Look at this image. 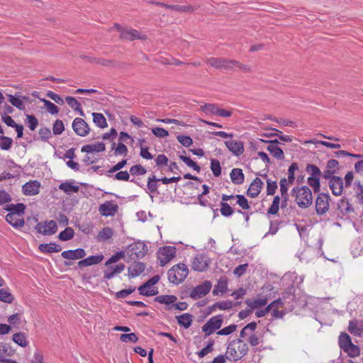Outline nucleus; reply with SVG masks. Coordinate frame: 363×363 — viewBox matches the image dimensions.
<instances>
[{
  "label": "nucleus",
  "mask_w": 363,
  "mask_h": 363,
  "mask_svg": "<svg viewBox=\"0 0 363 363\" xmlns=\"http://www.w3.org/2000/svg\"><path fill=\"white\" fill-rule=\"evenodd\" d=\"M291 196H295V201L301 208H306L312 204V192L307 186L294 187L291 190Z\"/></svg>",
  "instance_id": "f257e3e1"
},
{
  "label": "nucleus",
  "mask_w": 363,
  "mask_h": 363,
  "mask_svg": "<svg viewBox=\"0 0 363 363\" xmlns=\"http://www.w3.org/2000/svg\"><path fill=\"white\" fill-rule=\"evenodd\" d=\"M247 352V345L239 338L232 340L228 344L226 354H229L233 361H238L246 355Z\"/></svg>",
  "instance_id": "f03ea898"
},
{
  "label": "nucleus",
  "mask_w": 363,
  "mask_h": 363,
  "mask_svg": "<svg viewBox=\"0 0 363 363\" xmlns=\"http://www.w3.org/2000/svg\"><path fill=\"white\" fill-rule=\"evenodd\" d=\"M189 274V269L185 264L174 265L168 271V279L171 283L178 284L182 282Z\"/></svg>",
  "instance_id": "7ed1b4c3"
},
{
  "label": "nucleus",
  "mask_w": 363,
  "mask_h": 363,
  "mask_svg": "<svg viewBox=\"0 0 363 363\" xmlns=\"http://www.w3.org/2000/svg\"><path fill=\"white\" fill-rule=\"evenodd\" d=\"M223 323V315H218L211 318L203 326L202 331L205 333L204 338L220 328Z\"/></svg>",
  "instance_id": "20e7f679"
},
{
  "label": "nucleus",
  "mask_w": 363,
  "mask_h": 363,
  "mask_svg": "<svg viewBox=\"0 0 363 363\" xmlns=\"http://www.w3.org/2000/svg\"><path fill=\"white\" fill-rule=\"evenodd\" d=\"M210 66L219 69L230 70L233 68V65L238 64L235 60H228L226 58L210 57L206 61Z\"/></svg>",
  "instance_id": "39448f33"
},
{
  "label": "nucleus",
  "mask_w": 363,
  "mask_h": 363,
  "mask_svg": "<svg viewBox=\"0 0 363 363\" xmlns=\"http://www.w3.org/2000/svg\"><path fill=\"white\" fill-rule=\"evenodd\" d=\"M177 249L174 246H164L160 247L157 252V258L161 266H164L175 257Z\"/></svg>",
  "instance_id": "423d86ee"
},
{
  "label": "nucleus",
  "mask_w": 363,
  "mask_h": 363,
  "mask_svg": "<svg viewBox=\"0 0 363 363\" xmlns=\"http://www.w3.org/2000/svg\"><path fill=\"white\" fill-rule=\"evenodd\" d=\"M35 229L38 233L44 235H54L57 231V225L55 221L51 220L44 223H38Z\"/></svg>",
  "instance_id": "0eeeda50"
},
{
  "label": "nucleus",
  "mask_w": 363,
  "mask_h": 363,
  "mask_svg": "<svg viewBox=\"0 0 363 363\" xmlns=\"http://www.w3.org/2000/svg\"><path fill=\"white\" fill-rule=\"evenodd\" d=\"M74 132L79 136L85 137L90 133V128L87 123L82 118H76L72 124Z\"/></svg>",
  "instance_id": "6e6552de"
},
{
  "label": "nucleus",
  "mask_w": 363,
  "mask_h": 363,
  "mask_svg": "<svg viewBox=\"0 0 363 363\" xmlns=\"http://www.w3.org/2000/svg\"><path fill=\"white\" fill-rule=\"evenodd\" d=\"M212 284L209 281H205L201 284L193 288L190 292V297L194 300L206 296L211 290Z\"/></svg>",
  "instance_id": "1a4fd4ad"
},
{
  "label": "nucleus",
  "mask_w": 363,
  "mask_h": 363,
  "mask_svg": "<svg viewBox=\"0 0 363 363\" xmlns=\"http://www.w3.org/2000/svg\"><path fill=\"white\" fill-rule=\"evenodd\" d=\"M330 196L328 194L320 193L315 201L316 212L318 215L326 213L329 209Z\"/></svg>",
  "instance_id": "9d476101"
},
{
  "label": "nucleus",
  "mask_w": 363,
  "mask_h": 363,
  "mask_svg": "<svg viewBox=\"0 0 363 363\" xmlns=\"http://www.w3.org/2000/svg\"><path fill=\"white\" fill-rule=\"evenodd\" d=\"M130 257L135 255V258H143L147 253V247L143 242H136L129 245Z\"/></svg>",
  "instance_id": "9b49d317"
},
{
  "label": "nucleus",
  "mask_w": 363,
  "mask_h": 363,
  "mask_svg": "<svg viewBox=\"0 0 363 363\" xmlns=\"http://www.w3.org/2000/svg\"><path fill=\"white\" fill-rule=\"evenodd\" d=\"M118 206L112 201H107L101 204L99 207V211L101 215L104 216H113L118 211Z\"/></svg>",
  "instance_id": "f8f14e48"
},
{
  "label": "nucleus",
  "mask_w": 363,
  "mask_h": 363,
  "mask_svg": "<svg viewBox=\"0 0 363 363\" xmlns=\"http://www.w3.org/2000/svg\"><path fill=\"white\" fill-rule=\"evenodd\" d=\"M82 58L107 67H121L119 62L111 59L89 57L87 56H82Z\"/></svg>",
  "instance_id": "ddd939ff"
},
{
  "label": "nucleus",
  "mask_w": 363,
  "mask_h": 363,
  "mask_svg": "<svg viewBox=\"0 0 363 363\" xmlns=\"http://www.w3.org/2000/svg\"><path fill=\"white\" fill-rule=\"evenodd\" d=\"M120 38L123 40L133 41L135 39L138 40H146L147 35L145 34H140L137 30H122L120 35Z\"/></svg>",
  "instance_id": "4468645a"
},
{
  "label": "nucleus",
  "mask_w": 363,
  "mask_h": 363,
  "mask_svg": "<svg viewBox=\"0 0 363 363\" xmlns=\"http://www.w3.org/2000/svg\"><path fill=\"white\" fill-rule=\"evenodd\" d=\"M191 267L194 270L198 272H203L208 267V263L206 259V256L203 254L197 255L192 262Z\"/></svg>",
  "instance_id": "2eb2a0df"
},
{
  "label": "nucleus",
  "mask_w": 363,
  "mask_h": 363,
  "mask_svg": "<svg viewBox=\"0 0 363 363\" xmlns=\"http://www.w3.org/2000/svg\"><path fill=\"white\" fill-rule=\"evenodd\" d=\"M225 145L233 155L240 156L244 152V144L240 140L225 141Z\"/></svg>",
  "instance_id": "dca6fc26"
},
{
  "label": "nucleus",
  "mask_w": 363,
  "mask_h": 363,
  "mask_svg": "<svg viewBox=\"0 0 363 363\" xmlns=\"http://www.w3.org/2000/svg\"><path fill=\"white\" fill-rule=\"evenodd\" d=\"M329 186L332 193L335 196H340L343 191V180L340 177H333L329 181Z\"/></svg>",
  "instance_id": "f3484780"
},
{
  "label": "nucleus",
  "mask_w": 363,
  "mask_h": 363,
  "mask_svg": "<svg viewBox=\"0 0 363 363\" xmlns=\"http://www.w3.org/2000/svg\"><path fill=\"white\" fill-rule=\"evenodd\" d=\"M40 184L39 182L34 180L26 182L23 185V192L27 196H33L39 193Z\"/></svg>",
  "instance_id": "a211bd4d"
},
{
  "label": "nucleus",
  "mask_w": 363,
  "mask_h": 363,
  "mask_svg": "<svg viewBox=\"0 0 363 363\" xmlns=\"http://www.w3.org/2000/svg\"><path fill=\"white\" fill-rule=\"evenodd\" d=\"M263 182L259 177H256L247 189V194L251 198H256L260 193Z\"/></svg>",
  "instance_id": "6ab92c4d"
},
{
  "label": "nucleus",
  "mask_w": 363,
  "mask_h": 363,
  "mask_svg": "<svg viewBox=\"0 0 363 363\" xmlns=\"http://www.w3.org/2000/svg\"><path fill=\"white\" fill-rule=\"evenodd\" d=\"M61 255L67 259H79L83 258L86 255V252L84 249L77 248L74 250H65L62 252Z\"/></svg>",
  "instance_id": "aec40b11"
},
{
  "label": "nucleus",
  "mask_w": 363,
  "mask_h": 363,
  "mask_svg": "<svg viewBox=\"0 0 363 363\" xmlns=\"http://www.w3.org/2000/svg\"><path fill=\"white\" fill-rule=\"evenodd\" d=\"M125 267V264L122 263L118 264L115 267L110 265V267H107V269L104 271V279H111L113 278L116 275L122 272Z\"/></svg>",
  "instance_id": "412c9836"
},
{
  "label": "nucleus",
  "mask_w": 363,
  "mask_h": 363,
  "mask_svg": "<svg viewBox=\"0 0 363 363\" xmlns=\"http://www.w3.org/2000/svg\"><path fill=\"white\" fill-rule=\"evenodd\" d=\"M349 332L358 337H361L363 334V322L362 320H352L349 323Z\"/></svg>",
  "instance_id": "4be33fe9"
},
{
  "label": "nucleus",
  "mask_w": 363,
  "mask_h": 363,
  "mask_svg": "<svg viewBox=\"0 0 363 363\" xmlns=\"http://www.w3.org/2000/svg\"><path fill=\"white\" fill-rule=\"evenodd\" d=\"M145 269V264L143 262H135L128 267V277L134 278L142 274Z\"/></svg>",
  "instance_id": "5701e85b"
},
{
  "label": "nucleus",
  "mask_w": 363,
  "mask_h": 363,
  "mask_svg": "<svg viewBox=\"0 0 363 363\" xmlns=\"http://www.w3.org/2000/svg\"><path fill=\"white\" fill-rule=\"evenodd\" d=\"M6 221L16 228H21L24 225L25 221L22 217L14 215V213H8L6 216Z\"/></svg>",
  "instance_id": "b1692460"
},
{
  "label": "nucleus",
  "mask_w": 363,
  "mask_h": 363,
  "mask_svg": "<svg viewBox=\"0 0 363 363\" xmlns=\"http://www.w3.org/2000/svg\"><path fill=\"white\" fill-rule=\"evenodd\" d=\"M230 179L234 184H242L245 181V175L242 170L239 168H234L230 174Z\"/></svg>",
  "instance_id": "393cba45"
},
{
  "label": "nucleus",
  "mask_w": 363,
  "mask_h": 363,
  "mask_svg": "<svg viewBox=\"0 0 363 363\" xmlns=\"http://www.w3.org/2000/svg\"><path fill=\"white\" fill-rule=\"evenodd\" d=\"M268 302V298L267 297L261 298L260 295L259 294L257 296V298L251 300V299H246L245 303L252 310L259 307H262L265 306Z\"/></svg>",
  "instance_id": "a878e982"
},
{
  "label": "nucleus",
  "mask_w": 363,
  "mask_h": 363,
  "mask_svg": "<svg viewBox=\"0 0 363 363\" xmlns=\"http://www.w3.org/2000/svg\"><path fill=\"white\" fill-rule=\"evenodd\" d=\"M105 149H106L105 144L104 143L99 142V143H96L95 144L84 145L82 147L81 151L83 152H87V153L93 152H99L104 151Z\"/></svg>",
  "instance_id": "bb28decb"
},
{
  "label": "nucleus",
  "mask_w": 363,
  "mask_h": 363,
  "mask_svg": "<svg viewBox=\"0 0 363 363\" xmlns=\"http://www.w3.org/2000/svg\"><path fill=\"white\" fill-rule=\"evenodd\" d=\"M176 319L179 325L184 328H189L193 321V315L190 313H184L182 315H177Z\"/></svg>",
  "instance_id": "cd10ccee"
},
{
  "label": "nucleus",
  "mask_w": 363,
  "mask_h": 363,
  "mask_svg": "<svg viewBox=\"0 0 363 363\" xmlns=\"http://www.w3.org/2000/svg\"><path fill=\"white\" fill-rule=\"evenodd\" d=\"M26 206L22 203L17 204H9L6 207V211H9V213H14V215L22 217L24 214Z\"/></svg>",
  "instance_id": "c85d7f7f"
},
{
  "label": "nucleus",
  "mask_w": 363,
  "mask_h": 363,
  "mask_svg": "<svg viewBox=\"0 0 363 363\" xmlns=\"http://www.w3.org/2000/svg\"><path fill=\"white\" fill-rule=\"evenodd\" d=\"M38 248L42 252L45 253L58 252L62 250V247L60 245L53 242H50L49 244H40Z\"/></svg>",
  "instance_id": "c756f323"
},
{
  "label": "nucleus",
  "mask_w": 363,
  "mask_h": 363,
  "mask_svg": "<svg viewBox=\"0 0 363 363\" xmlns=\"http://www.w3.org/2000/svg\"><path fill=\"white\" fill-rule=\"evenodd\" d=\"M228 289V281L225 277H221L218 279V284L215 286L213 294L217 296L218 292L224 294Z\"/></svg>",
  "instance_id": "7c9ffc66"
},
{
  "label": "nucleus",
  "mask_w": 363,
  "mask_h": 363,
  "mask_svg": "<svg viewBox=\"0 0 363 363\" xmlns=\"http://www.w3.org/2000/svg\"><path fill=\"white\" fill-rule=\"evenodd\" d=\"M337 208L340 211L341 213L343 215H346L354 211L351 204L349 203L347 199H345L340 200L337 203Z\"/></svg>",
  "instance_id": "2f4dec72"
},
{
  "label": "nucleus",
  "mask_w": 363,
  "mask_h": 363,
  "mask_svg": "<svg viewBox=\"0 0 363 363\" xmlns=\"http://www.w3.org/2000/svg\"><path fill=\"white\" fill-rule=\"evenodd\" d=\"M59 189L67 194L70 195L72 193H77L79 191V187L73 184V182H62L60 184Z\"/></svg>",
  "instance_id": "473e14b6"
},
{
  "label": "nucleus",
  "mask_w": 363,
  "mask_h": 363,
  "mask_svg": "<svg viewBox=\"0 0 363 363\" xmlns=\"http://www.w3.org/2000/svg\"><path fill=\"white\" fill-rule=\"evenodd\" d=\"M177 300V297L174 295H160L155 298L154 301L169 306L173 304Z\"/></svg>",
  "instance_id": "72a5a7b5"
},
{
  "label": "nucleus",
  "mask_w": 363,
  "mask_h": 363,
  "mask_svg": "<svg viewBox=\"0 0 363 363\" xmlns=\"http://www.w3.org/2000/svg\"><path fill=\"white\" fill-rule=\"evenodd\" d=\"M267 150L273 157L278 160H283L284 158V151L277 145H269L267 147Z\"/></svg>",
  "instance_id": "f704fd0d"
},
{
  "label": "nucleus",
  "mask_w": 363,
  "mask_h": 363,
  "mask_svg": "<svg viewBox=\"0 0 363 363\" xmlns=\"http://www.w3.org/2000/svg\"><path fill=\"white\" fill-rule=\"evenodd\" d=\"M93 121L99 128H104L108 126L106 119L102 113H93Z\"/></svg>",
  "instance_id": "c9c22d12"
},
{
  "label": "nucleus",
  "mask_w": 363,
  "mask_h": 363,
  "mask_svg": "<svg viewBox=\"0 0 363 363\" xmlns=\"http://www.w3.org/2000/svg\"><path fill=\"white\" fill-rule=\"evenodd\" d=\"M338 343L340 347L344 350L348 346H350L352 342L350 335L345 333H341L338 338Z\"/></svg>",
  "instance_id": "e433bc0d"
},
{
  "label": "nucleus",
  "mask_w": 363,
  "mask_h": 363,
  "mask_svg": "<svg viewBox=\"0 0 363 363\" xmlns=\"http://www.w3.org/2000/svg\"><path fill=\"white\" fill-rule=\"evenodd\" d=\"M12 340L15 343L23 347L28 345L26 335L21 332L13 334Z\"/></svg>",
  "instance_id": "4c0bfd02"
},
{
  "label": "nucleus",
  "mask_w": 363,
  "mask_h": 363,
  "mask_svg": "<svg viewBox=\"0 0 363 363\" xmlns=\"http://www.w3.org/2000/svg\"><path fill=\"white\" fill-rule=\"evenodd\" d=\"M74 231L72 228L67 227L63 231L60 232L58 238L62 241H67L73 238Z\"/></svg>",
  "instance_id": "58836bf2"
},
{
  "label": "nucleus",
  "mask_w": 363,
  "mask_h": 363,
  "mask_svg": "<svg viewBox=\"0 0 363 363\" xmlns=\"http://www.w3.org/2000/svg\"><path fill=\"white\" fill-rule=\"evenodd\" d=\"M158 182H160V179L155 175L148 178L147 186L151 193H156L157 191Z\"/></svg>",
  "instance_id": "ea45409f"
},
{
  "label": "nucleus",
  "mask_w": 363,
  "mask_h": 363,
  "mask_svg": "<svg viewBox=\"0 0 363 363\" xmlns=\"http://www.w3.org/2000/svg\"><path fill=\"white\" fill-rule=\"evenodd\" d=\"M14 300V297L11 293L5 289H0V301L11 303Z\"/></svg>",
  "instance_id": "a19ab883"
},
{
  "label": "nucleus",
  "mask_w": 363,
  "mask_h": 363,
  "mask_svg": "<svg viewBox=\"0 0 363 363\" xmlns=\"http://www.w3.org/2000/svg\"><path fill=\"white\" fill-rule=\"evenodd\" d=\"M298 169V165L296 162H293L288 169V182L289 184H293L295 180V171Z\"/></svg>",
  "instance_id": "79ce46f5"
},
{
  "label": "nucleus",
  "mask_w": 363,
  "mask_h": 363,
  "mask_svg": "<svg viewBox=\"0 0 363 363\" xmlns=\"http://www.w3.org/2000/svg\"><path fill=\"white\" fill-rule=\"evenodd\" d=\"M113 232L111 228L106 227L99 231L98 234V240H106L110 239L113 236Z\"/></svg>",
  "instance_id": "37998d69"
},
{
  "label": "nucleus",
  "mask_w": 363,
  "mask_h": 363,
  "mask_svg": "<svg viewBox=\"0 0 363 363\" xmlns=\"http://www.w3.org/2000/svg\"><path fill=\"white\" fill-rule=\"evenodd\" d=\"M40 100L44 103V105L48 113H50L52 115H55L58 113L59 108L55 104L45 99H42Z\"/></svg>",
  "instance_id": "c03bdc74"
},
{
  "label": "nucleus",
  "mask_w": 363,
  "mask_h": 363,
  "mask_svg": "<svg viewBox=\"0 0 363 363\" xmlns=\"http://www.w3.org/2000/svg\"><path fill=\"white\" fill-rule=\"evenodd\" d=\"M125 257V253L123 251H120L112 255L105 263V266L107 267H110L113 263L118 262L120 259H123Z\"/></svg>",
  "instance_id": "a18cd8bd"
},
{
  "label": "nucleus",
  "mask_w": 363,
  "mask_h": 363,
  "mask_svg": "<svg viewBox=\"0 0 363 363\" xmlns=\"http://www.w3.org/2000/svg\"><path fill=\"white\" fill-rule=\"evenodd\" d=\"M218 109V106L213 104H206L201 106V110L207 114L217 115Z\"/></svg>",
  "instance_id": "49530a36"
},
{
  "label": "nucleus",
  "mask_w": 363,
  "mask_h": 363,
  "mask_svg": "<svg viewBox=\"0 0 363 363\" xmlns=\"http://www.w3.org/2000/svg\"><path fill=\"white\" fill-rule=\"evenodd\" d=\"M308 184L313 189L315 193L320 191V177H309L308 178Z\"/></svg>",
  "instance_id": "de8ad7c7"
},
{
  "label": "nucleus",
  "mask_w": 363,
  "mask_h": 363,
  "mask_svg": "<svg viewBox=\"0 0 363 363\" xmlns=\"http://www.w3.org/2000/svg\"><path fill=\"white\" fill-rule=\"evenodd\" d=\"M306 171L313 177H320L322 174L320 169L315 164H308L306 166Z\"/></svg>",
  "instance_id": "09e8293b"
},
{
  "label": "nucleus",
  "mask_w": 363,
  "mask_h": 363,
  "mask_svg": "<svg viewBox=\"0 0 363 363\" xmlns=\"http://www.w3.org/2000/svg\"><path fill=\"white\" fill-rule=\"evenodd\" d=\"M346 352L349 357H356L359 355L360 350L357 345L352 343L350 346H348L345 350H343Z\"/></svg>",
  "instance_id": "8fccbe9b"
},
{
  "label": "nucleus",
  "mask_w": 363,
  "mask_h": 363,
  "mask_svg": "<svg viewBox=\"0 0 363 363\" xmlns=\"http://www.w3.org/2000/svg\"><path fill=\"white\" fill-rule=\"evenodd\" d=\"M211 169L215 177H219L221 174V167L218 160H211Z\"/></svg>",
  "instance_id": "3c124183"
},
{
  "label": "nucleus",
  "mask_w": 363,
  "mask_h": 363,
  "mask_svg": "<svg viewBox=\"0 0 363 363\" xmlns=\"http://www.w3.org/2000/svg\"><path fill=\"white\" fill-rule=\"evenodd\" d=\"M179 158L181 160H182L188 167L193 168L195 171L197 172H199L201 171L200 166L191 160L189 157L184 156V155H180Z\"/></svg>",
  "instance_id": "603ef678"
},
{
  "label": "nucleus",
  "mask_w": 363,
  "mask_h": 363,
  "mask_svg": "<svg viewBox=\"0 0 363 363\" xmlns=\"http://www.w3.org/2000/svg\"><path fill=\"white\" fill-rule=\"evenodd\" d=\"M0 140H1V142L0 143V147L1 150H9L11 149L12 143H13L12 138L7 137V136L1 135V136H0Z\"/></svg>",
  "instance_id": "864d4df0"
},
{
  "label": "nucleus",
  "mask_w": 363,
  "mask_h": 363,
  "mask_svg": "<svg viewBox=\"0 0 363 363\" xmlns=\"http://www.w3.org/2000/svg\"><path fill=\"white\" fill-rule=\"evenodd\" d=\"M214 340H209L208 345L203 347L201 350L197 352L198 356L200 358L204 357L207 354L211 352L213 350Z\"/></svg>",
  "instance_id": "5fc2aeb1"
},
{
  "label": "nucleus",
  "mask_w": 363,
  "mask_h": 363,
  "mask_svg": "<svg viewBox=\"0 0 363 363\" xmlns=\"http://www.w3.org/2000/svg\"><path fill=\"white\" fill-rule=\"evenodd\" d=\"M170 10L178 12H189L192 13L195 11V8L192 6H181V5H170Z\"/></svg>",
  "instance_id": "6e6d98bb"
},
{
  "label": "nucleus",
  "mask_w": 363,
  "mask_h": 363,
  "mask_svg": "<svg viewBox=\"0 0 363 363\" xmlns=\"http://www.w3.org/2000/svg\"><path fill=\"white\" fill-rule=\"evenodd\" d=\"M138 291L140 295L146 296H155L158 293L157 289H148L147 287H144V284L138 287Z\"/></svg>",
  "instance_id": "4d7b16f0"
},
{
  "label": "nucleus",
  "mask_w": 363,
  "mask_h": 363,
  "mask_svg": "<svg viewBox=\"0 0 363 363\" xmlns=\"http://www.w3.org/2000/svg\"><path fill=\"white\" fill-rule=\"evenodd\" d=\"M220 213L225 217L230 216L233 213L232 207L225 202H220Z\"/></svg>",
  "instance_id": "13d9d810"
},
{
  "label": "nucleus",
  "mask_w": 363,
  "mask_h": 363,
  "mask_svg": "<svg viewBox=\"0 0 363 363\" xmlns=\"http://www.w3.org/2000/svg\"><path fill=\"white\" fill-rule=\"evenodd\" d=\"M65 130V125L62 121L57 119L55 121L52 126L53 134L58 135L62 133Z\"/></svg>",
  "instance_id": "bf43d9fd"
},
{
  "label": "nucleus",
  "mask_w": 363,
  "mask_h": 363,
  "mask_svg": "<svg viewBox=\"0 0 363 363\" xmlns=\"http://www.w3.org/2000/svg\"><path fill=\"white\" fill-rule=\"evenodd\" d=\"M9 98V102L15 107L18 108L19 110H23L25 108V106L23 103V101L20 98H17L13 95H8Z\"/></svg>",
  "instance_id": "052dcab7"
},
{
  "label": "nucleus",
  "mask_w": 363,
  "mask_h": 363,
  "mask_svg": "<svg viewBox=\"0 0 363 363\" xmlns=\"http://www.w3.org/2000/svg\"><path fill=\"white\" fill-rule=\"evenodd\" d=\"M107 176L109 177H113V179L120 180V181L127 182L130 179V174L127 171H121V172H117L114 175H110L108 174Z\"/></svg>",
  "instance_id": "680f3d73"
},
{
  "label": "nucleus",
  "mask_w": 363,
  "mask_h": 363,
  "mask_svg": "<svg viewBox=\"0 0 363 363\" xmlns=\"http://www.w3.org/2000/svg\"><path fill=\"white\" fill-rule=\"evenodd\" d=\"M356 197L357 198L360 203H363V185L360 181H356L354 182Z\"/></svg>",
  "instance_id": "e2e57ef3"
},
{
  "label": "nucleus",
  "mask_w": 363,
  "mask_h": 363,
  "mask_svg": "<svg viewBox=\"0 0 363 363\" xmlns=\"http://www.w3.org/2000/svg\"><path fill=\"white\" fill-rule=\"evenodd\" d=\"M277 183L276 181H272L269 179H267V194L274 195L277 189Z\"/></svg>",
  "instance_id": "0e129e2a"
},
{
  "label": "nucleus",
  "mask_w": 363,
  "mask_h": 363,
  "mask_svg": "<svg viewBox=\"0 0 363 363\" xmlns=\"http://www.w3.org/2000/svg\"><path fill=\"white\" fill-rule=\"evenodd\" d=\"M147 172L146 169L141 164L133 165L130 169L132 175H143Z\"/></svg>",
  "instance_id": "69168bd1"
},
{
  "label": "nucleus",
  "mask_w": 363,
  "mask_h": 363,
  "mask_svg": "<svg viewBox=\"0 0 363 363\" xmlns=\"http://www.w3.org/2000/svg\"><path fill=\"white\" fill-rule=\"evenodd\" d=\"M177 140L184 147H189L193 144V140L190 136L179 135L177 136Z\"/></svg>",
  "instance_id": "338daca9"
},
{
  "label": "nucleus",
  "mask_w": 363,
  "mask_h": 363,
  "mask_svg": "<svg viewBox=\"0 0 363 363\" xmlns=\"http://www.w3.org/2000/svg\"><path fill=\"white\" fill-rule=\"evenodd\" d=\"M65 101L74 111L79 109L81 106V104L72 96H67Z\"/></svg>",
  "instance_id": "774afa93"
}]
</instances>
